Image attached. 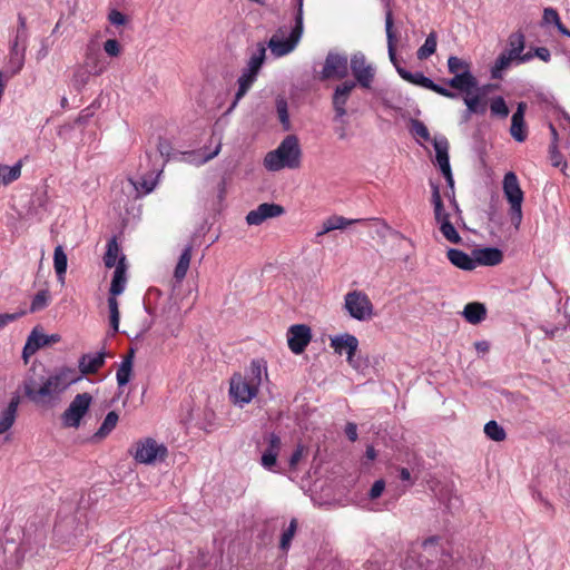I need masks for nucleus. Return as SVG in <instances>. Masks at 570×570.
I'll return each instance as SVG.
<instances>
[{"mask_svg":"<svg viewBox=\"0 0 570 570\" xmlns=\"http://www.w3.org/2000/svg\"><path fill=\"white\" fill-rule=\"evenodd\" d=\"M264 166L266 167V169H268L271 171H277L282 168L287 167V165H285V160H283V158L279 154L277 157V149L272 150L266 154V156L264 158Z\"/></svg>","mask_w":570,"mask_h":570,"instance_id":"de8ad7c7","label":"nucleus"},{"mask_svg":"<svg viewBox=\"0 0 570 570\" xmlns=\"http://www.w3.org/2000/svg\"><path fill=\"white\" fill-rule=\"evenodd\" d=\"M490 110L492 116L500 118H507L510 112L504 98L501 96H498L491 100Z\"/></svg>","mask_w":570,"mask_h":570,"instance_id":"3c124183","label":"nucleus"},{"mask_svg":"<svg viewBox=\"0 0 570 570\" xmlns=\"http://www.w3.org/2000/svg\"><path fill=\"white\" fill-rule=\"evenodd\" d=\"M307 448L303 444H298L287 460L288 469L295 471L301 460L306 455Z\"/></svg>","mask_w":570,"mask_h":570,"instance_id":"864d4df0","label":"nucleus"},{"mask_svg":"<svg viewBox=\"0 0 570 570\" xmlns=\"http://www.w3.org/2000/svg\"><path fill=\"white\" fill-rule=\"evenodd\" d=\"M384 489H385V482L383 480L375 481L370 490V493H368L370 498L373 500L377 499L379 497H381Z\"/></svg>","mask_w":570,"mask_h":570,"instance_id":"774afa93","label":"nucleus"},{"mask_svg":"<svg viewBox=\"0 0 570 570\" xmlns=\"http://www.w3.org/2000/svg\"><path fill=\"white\" fill-rule=\"evenodd\" d=\"M27 314L26 311H20L17 313H3L0 314V331L4 328L9 323L17 321L21 316H24Z\"/></svg>","mask_w":570,"mask_h":570,"instance_id":"bf43d9fd","label":"nucleus"},{"mask_svg":"<svg viewBox=\"0 0 570 570\" xmlns=\"http://www.w3.org/2000/svg\"><path fill=\"white\" fill-rule=\"evenodd\" d=\"M508 50L504 52L517 60V58L521 55V52H523L525 48L524 33L522 31L512 32L508 38Z\"/></svg>","mask_w":570,"mask_h":570,"instance_id":"72a5a7b5","label":"nucleus"},{"mask_svg":"<svg viewBox=\"0 0 570 570\" xmlns=\"http://www.w3.org/2000/svg\"><path fill=\"white\" fill-rule=\"evenodd\" d=\"M304 30L303 22H295L294 27L287 38H284L287 33L286 27H281L277 32L272 36L267 46L275 57H283L295 49L299 42Z\"/></svg>","mask_w":570,"mask_h":570,"instance_id":"423d86ee","label":"nucleus"},{"mask_svg":"<svg viewBox=\"0 0 570 570\" xmlns=\"http://www.w3.org/2000/svg\"><path fill=\"white\" fill-rule=\"evenodd\" d=\"M366 219H347L343 216L333 215L328 217L324 224L323 229L316 234L317 237L323 236L324 234L335 230V229H343L352 224L355 223H362Z\"/></svg>","mask_w":570,"mask_h":570,"instance_id":"7c9ffc66","label":"nucleus"},{"mask_svg":"<svg viewBox=\"0 0 570 570\" xmlns=\"http://www.w3.org/2000/svg\"><path fill=\"white\" fill-rule=\"evenodd\" d=\"M311 340V327L305 324L292 325L287 331L288 347L294 354H302Z\"/></svg>","mask_w":570,"mask_h":570,"instance_id":"4468645a","label":"nucleus"},{"mask_svg":"<svg viewBox=\"0 0 570 570\" xmlns=\"http://www.w3.org/2000/svg\"><path fill=\"white\" fill-rule=\"evenodd\" d=\"M355 86L356 83L354 81L347 80L335 88L332 97V105L335 111L334 120L342 119L346 116L347 111L345 106Z\"/></svg>","mask_w":570,"mask_h":570,"instance_id":"a211bd4d","label":"nucleus"},{"mask_svg":"<svg viewBox=\"0 0 570 570\" xmlns=\"http://www.w3.org/2000/svg\"><path fill=\"white\" fill-rule=\"evenodd\" d=\"M276 109H277L279 121L283 125V128L285 130H289L291 122H289V115H288V109H287L286 100L278 99L276 101Z\"/></svg>","mask_w":570,"mask_h":570,"instance_id":"5fc2aeb1","label":"nucleus"},{"mask_svg":"<svg viewBox=\"0 0 570 570\" xmlns=\"http://www.w3.org/2000/svg\"><path fill=\"white\" fill-rule=\"evenodd\" d=\"M463 94V101L468 107V114L484 115L487 112L488 101L484 96L480 92H475V90H470L469 92Z\"/></svg>","mask_w":570,"mask_h":570,"instance_id":"bb28decb","label":"nucleus"},{"mask_svg":"<svg viewBox=\"0 0 570 570\" xmlns=\"http://www.w3.org/2000/svg\"><path fill=\"white\" fill-rule=\"evenodd\" d=\"M22 161L19 160L13 166L0 165V174L2 177V184L9 185L17 180L21 175Z\"/></svg>","mask_w":570,"mask_h":570,"instance_id":"a19ab883","label":"nucleus"},{"mask_svg":"<svg viewBox=\"0 0 570 570\" xmlns=\"http://www.w3.org/2000/svg\"><path fill=\"white\" fill-rule=\"evenodd\" d=\"M446 257L455 267L463 271H473L475 269V259L474 256L468 255L465 252L458 248H449L446 252Z\"/></svg>","mask_w":570,"mask_h":570,"instance_id":"393cba45","label":"nucleus"},{"mask_svg":"<svg viewBox=\"0 0 570 570\" xmlns=\"http://www.w3.org/2000/svg\"><path fill=\"white\" fill-rule=\"evenodd\" d=\"M525 109L527 104L523 101L519 102L517 110L514 111L511 118L510 134L519 142L524 141L528 136L524 122Z\"/></svg>","mask_w":570,"mask_h":570,"instance_id":"aec40b11","label":"nucleus"},{"mask_svg":"<svg viewBox=\"0 0 570 570\" xmlns=\"http://www.w3.org/2000/svg\"><path fill=\"white\" fill-rule=\"evenodd\" d=\"M512 61H515L513 57L508 55L507 52H501L494 61V65L491 68V78L492 79H502V71L508 69Z\"/></svg>","mask_w":570,"mask_h":570,"instance_id":"58836bf2","label":"nucleus"},{"mask_svg":"<svg viewBox=\"0 0 570 570\" xmlns=\"http://www.w3.org/2000/svg\"><path fill=\"white\" fill-rule=\"evenodd\" d=\"M130 453L137 463L151 465L164 461L167 458L168 450L164 443H159L151 438H145L132 445Z\"/></svg>","mask_w":570,"mask_h":570,"instance_id":"20e7f679","label":"nucleus"},{"mask_svg":"<svg viewBox=\"0 0 570 570\" xmlns=\"http://www.w3.org/2000/svg\"><path fill=\"white\" fill-rule=\"evenodd\" d=\"M49 377L60 392L65 391L70 384L77 382L80 379V376L77 375L75 368L66 366L60 367L56 371L55 374L49 375Z\"/></svg>","mask_w":570,"mask_h":570,"instance_id":"a878e982","label":"nucleus"},{"mask_svg":"<svg viewBox=\"0 0 570 570\" xmlns=\"http://www.w3.org/2000/svg\"><path fill=\"white\" fill-rule=\"evenodd\" d=\"M475 259V267L481 266H497L503 261V253L497 247L475 248L472 250Z\"/></svg>","mask_w":570,"mask_h":570,"instance_id":"6ab92c4d","label":"nucleus"},{"mask_svg":"<svg viewBox=\"0 0 570 570\" xmlns=\"http://www.w3.org/2000/svg\"><path fill=\"white\" fill-rule=\"evenodd\" d=\"M256 449L261 453V465L273 473H282L277 458L284 449L281 436L273 431H265L256 440Z\"/></svg>","mask_w":570,"mask_h":570,"instance_id":"f03ea898","label":"nucleus"},{"mask_svg":"<svg viewBox=\"0 0 570 570\" xmlns=\"http://www.w3.org/2000/svg\"><path fill=\"white\" fill-rule=\"evenodd\" d=\"M394 20H393V13L392 10H387L385 13V32H386V39H387V51L389 57L393 66L395 67L396 71L399 72V68H403L400 63V60L396 56V35L394 32Z\"/></svg>","mask_w":570,"mask_h":570,"instance_id":"412c9836","label":"nucleus"},{"mask_svg":"<svg viewBox=\"0 0 570 570\" xmlns=\"http://www.w3.org/2000/svg\"><path fill=\"white\" fill-rule=\"evenodd\" d=\"M92 396L88 392L77 394L62 414L67 428H79L81 419L89 411Z\"/></svg>","mask_w":570,"mask_h":570,"instance_id":"6e6552de","label":"nucleus"},{"mask_svg":"<svg viewBox=\"0 0 570 570\" xmlns=\"http://www.w3.org/2000/svg\"><path fill=\"white\" fill-rule=\"evenodd\" d=\"M266 48L263 43H258L256 51L250 56L247 67L244 70L258 76L259 70L265 61Z\"/></svg>","mask_w":570,"mask_h":570,"instance_id":"f704fd0d","label":"nucleus"},{"mask_svg":"<svg viewBox=\"0 0 570 570\" xmlns=\"http://www.w3.org/2000/svg\"><path fill=\"white\" fill-rule=\"evenodd\" d=\"M438 35L435 31H431L424 43L417 49L416 57L419 60H425L432 56L436 50Z\"/></svg>","mask_w":570,"mask_h":570,"instance_id":"4c0bfd02","label":"nucleus"},{"mask_svg":"<svg viewBox=\"0 0 570 570\" xmlns=\"http://www.w3.org/2000/svg\"><path fill=\"white\" fill-rule=\"evenodd\" d=\"M348 75V61L345 55L330 51L325 58V62L320 80H327L332 78L344 79Z\"/></svg>","mask_w":570,"mask_h":570,"instance_id":"9d476101","label":"nucleus"},{"mask_svg":"<svg viewBox=\"0 0 570 570\" xmlns=\"http://www.w3.org/2000/svg\"><path fill=\"white\" fill-rule=\"evenodd\" d=\"M448 70L453 77L442 81L450 88L460 92L478 89V79L471 72V65L468 61L456 56H451L448 59Z\"/></svg>","mask_w":570,"mask_h":570,"instance_id":"7ed1b4c3","label":"nucleus"},{"mask_svg":"<svg viewBox=\"0 0 570 570\" xmlns=\"http://www.w3.org/2000/svg\"><path fill=\"white\" fill-rule=\"evenodd\" d=\"M108 308H109L110 326H111L114 333H117L119 330L120 315H119L118 301H117L116 296H112L111 294L108 297Z\"/></svg>","mask_w":570,"mask_h":570,"instance_id":"09e8293b","label":"nucleus"},{"mask_svg":"<svg viewBox=\"0 0 570 570\" xmlns=\"http://www.w3.org/2000/svg\"><path fill=\"white\" fill-rule=\"evenodd\" d=\"M23 391L32 403L42 407H51L61 393L49 376L47 379L27 377L23 382Z\"/></svg>","mask_w":570,"mask_h":570,"instance_id":"f257e3e1","label":"nucleus"},{"mask_svg":"<svg viewBox=\"0 0 570 570\" xmlns=\"http://www.w3.org/2000/svg\"><path fill=\"white\" fill-rule=\"evenodd\" d=\"M433 147L435 149V160L440 167V170L451 169L449 158V142L445 137L433 140Z\"/></svg>","mask_w":570,"mask_h":570,"instance_id":"2f4dec72","label":"nucleus"},{"mask_svg":"<svg viewBox=\"0 0 570 570\" xmlns=\"http://www.w3.org/2000/svg\"><path fill=\"white\" fill-rule=\"evenodd\" d=\"M68 266V257L61 245L56 246L53 253V267L58 278L63 282Z\"/></svg>","mask_w":570,"mask_h":570,"instance_id":"e433bc0d","label":"nucleus"},{"mask_svg":"<svg viewBox=\"0 0 570 570\" xmlns=\"http://www.w3.org/2000/svg\"><path fill=\"white\" fill-rule=\"evenodd\" d=\"M191 253L193 245L188 244L185 246L183 253L179 256V259L174 271V278L177 284H180L183 279L186 277L187 271L190 265Z\"/></svg>","mask_w":570,"mask_h":570,"instance_id":"c756f323","label":"nucleus"},{"mask_svg":"<svg viewBox=\"0 0 570 570\" xmlns=\"http://www.w3.org/2000/svg\"><path fill=\"white\" fill-rule=\"evenodd\" d=\"M258 387L247 381L240 374H234L229 384V397L235 404L249 403L257 394Z\"/></svg>","mask_w":570,"mask_h":570,"instance_id":"9b49d317","label":"nucleus"},{"mask_svg":"<svg viewBox=\"0 0 570 570\" xmlns=\"http://www.w3.org/2000/svg\"><path fill=\"white\" fill-rule=\"evenodd\" d=\"M276 149L277 155L279 154L283 160H285L287 168L295 169L299 167L302 150L297 136H286Z\"/></svg>","mask_w":570,"mask_h":570,"instance_id":"ddd939ff","label":"nucleus"},{"mask_svg":"<svg viewBox=\"0 0 570 570\" xmlns=\"http://www.w3.org/2000/svg\"><path fill=\"white\" fill-rule=\"evenodd\" d=\"M108 20L114 26H122L127 22V17L122 12L112 9L108 14Z\"/></svg>","mask_w":570,"mask_h":570,"instance_id":"e2e57ef3","label":"nucleus"},{"mask_svg":"<svg viewBox=\"0 0 570 570\" xmlns=\"http://www.w3.org/2000/svg\"><path fill=\"white\" fill-rule=\"evenodd\" d=\"M399 460L405 462L410 466L412 472H420L421 459L417 456L415 452L405 451L404 458L400 456Z\"/></svg>","mask_w":570,"mask_h":570,"instance_id":"4d7b16f0","label":"nucleus"},{"mask_svg":"<svg viewBox=\"0 0 570 570\" xmlns=\"http://www.w3.org/2000/svg\"><path fill=\"white\" fill-rule=\"evenodd\" d=\"M50 298L51 295L48 289L39 291L32 298L30 305V313H36L45 309L49 305Z\"/></svg>","mask_w":570,"mask_h":570,"instance_id":"a18cd8bd","label":"nucleus"},{"mask_svg":"<svg viewBox=\"0 0 570 570\" xmlns=\"http://www.w3.org/2000/svg\"><path fill=\"white\" fill-rule=\"evenodd\" d=\"M549 151L552 166L559 167L562 164V155L558 150V145L556 142H551Z\"/></svg>","mask_w":570,"mask_h":570,"instance_id":"69168bd1","label":"nucleus"},{"mask_svg":"<svg viewBox=\"0 0 570 570\" xmlns=\"http://www.w3.org/2000/svg\"><path fill=\"white\" fill-rule=\"evenodd\" d=\"M440 232L449 242L453 244H460L462 242L460 234L450 222V219H443L442 224L440 225Z\"/></svg>","mask_w":570,"mask_h":570,"instance_id":"8fccbe9b","label":"nucleus"},{"mask_svg":"<svg viewBox=\"0 0 570 570\" xmlns=\"http://www.w3.org/2000/svg\"><path fill=\"white\" fill-rule=\"evenodd\" d=\"M348 364L354 367L357 371H363L367 364L364 360L361 358V356H356V353L351 354V356H347Z\"/></svg>","mask_w":570,"mask_h":570,"instance_id":"338daca9","label":"nucleus"},{"mask_svg":"<svg viewBox=\"0 0 570 570\" xmlns=\"http://www.w3.org/2000/svg\"><path fill=\"white\" fill-rule=\"evenodd\" d=\"M106 354L104 351L96 354H83L79 358V371L82 375L95 374L105 364Z\"/></svg>","mask_w":570,"mask_h":570,"instance_id":"5701e85b","label":"nucleus"},{"mask_svg":"<svg viewBox=\"0 0 570 570\" xmlns=\"http://www.w3.org/2000/svg\"><path fill=\"white\" fill-rule=\"evenodd\" d=\"M90 76H94L89 72V68L79 65L75 68L72 76V85L79 91L81 90L89 81Z\"/></svg>","mask_w":570,"mask_h":570,"instance_id":"c03bdc74","label":"nucleus"},{"mask_svg":"<svg viewBox=\"0 0 570 570\" xmlns=\"http://www.w3.org/2000/svg\"><path fill=\"white\" fill-rule=\"evenodd\" d=\"M351 70L357 83L365 89H370L375 76L372 65L366 62L362 52H356L351 58Z\"/></svg>","mask_w":570,"mask_h":570,"instance_id":"f8f14e48","label":"nucleus"},{"mask_svg":"<svg viewBox=\"0 0 570 570\" xmlns=\"http://www.w3.org/2000/svg\"><path fill=\"white\" fill-rule=\"evenodd\" d=\"M20 40L21 36L20 32H18L10 48L7 70L3 72L7 79L19 73L24 65L26 42H21Z\"/></svg>","mask_w":570,"mask_h":570,"instance_id":"f3484780","label":"nucleus"},{"mask_svg":"<svg viewBox=\"0 0 570 570\" xmlns=\"http://www.w3.org/2000/svg\"><path fill=\"white\" fill-rule=\"evenodd\" d=\"M345 308L357 321H366L373 316V304L361 291H353L345 295Z\"/></svg>","mask_w":570,"mask_h":570,"instance_id":"0eeeda50","label":"nucleus"},{"mask_svg":"<svg viewBox=\"0 0 570 570\" xmlns=\"http://www.w3.org/2000/svg\"><path fill=\"white\" fill-rule=\"evenodd\" d=\"M256 79H257L256 75L243 69L242 75L239 76V78L237 80L238 89L235 94L234 101L232 102L228 111H230L232 109H234L237 106L238 101L247 94V91L254 85Z\"/></svg>","mask_w":570,"mask_h":570,"instance_id":"c85d7f7f","label":"nucleus"},{"mask_svg":"<svg viewBox=\"0 0 570 570\" xmlns=\"http://www.w3.org/2000/svg\"><path fill=\"white\" fill-rule=\"evenodd\" d=\"M462 314L469 323L475 325L487 317V308L484 304L479 302L468 303Z\"/></svg>","mask_w":570,"mask_h":570,"instance_id":"473e14b6","label":"nucleus"},{"mask_svg":"<svg viewBox=\"0 0 570 570\" xmlns=\"http://www.w3.org/2000/svg\"><path fill=\"white\" fill-rule=\"evenodd\" d=\"M263 372L266 373V366L262 363V361L253 360L250 363L249 372L243 377L258 387L262 382Z\"/></svg>","mask_w":570,"mask_h":570,"instance_id":"79ce46f5","label":"nucleus"},{"mask_svg":"<svg viewBox=\"0 0 570 570\" xmlns=\"http://www.w3.org/2000/svg\"><path fill=\"white\" fill-rule=\"evenodd\" d=\"M399 75L400 77L413 85L423 87L425 89H429L433 92H436L440 96H443L449 99H458L459 94L445 88L444 86H441L439 83H435L432 79L429 77H425L422 72H411L406 70L405 68H399Z\"/></svg>","mask_w":570,"mask_h":570,"instance_id":"1a4fd4ad","label":"nucleus"},{"mask_svg":"<svg viewBox=\"0 0 570 570\" xmlns=\"http://www.w3.org/2000/svg\"><path fill=\"white\" fill-rule=\"evenodd\" d=\"M554 24L558 31L570 38V30L561 22L559 13L553 8H546L543 10L542 24Z\"/></svg>","mask_w":570,"mask_h":570,"instance_id":"c9c22d12","label":"nucleus"},{"mask_svg":"<svg viewBox=\"0 0 570 570\" xmlns=\"http://www.w3.org/2000/svg\"><path fill=\"white\" fill-rule=\"evenodd\" d=\"M431 188H432V203H433L434 209H438V212H439L440 209H442V206H443V200H442V197L440 194V187L438 184H434L433 181H431Z\"/></svg>","mask_w":570,"mask_h":570,"instance_id":"0e129e2a","label":"nucleus"},{"mask_svg":"<svg viewBox=\"0 0 570 570\" xmlns=\"http://www.w3.org/2000/svg\"><path fill=\"white\" fill-rule=\"evenodd\" d=\"M134 365L129 364V360H122L117 370V383L119 387L127 385L131 379Z\"/></svg>","mask_w":570,"mask_h":570,"instance_id":"49530a36","label":"nucleus"},{"mask_svg":"<svg viewBox=\"0 0 570 570\" xmlns=\"http://www.w3.org/2000/svg\"><path fill=\"white\" fill-rule=\"evenodd\" d=\"M411 132L423 140L428 141L431 139L430 131L428 127L417 119H412L411 121Z\"/></svg>","mask_w":570,"mask_h":570,"instance_id":"6e6d98bb","label":"nucleus"},{"mask_svg":"<svg viewBox=\"0 0 570 570\" xmlns=\"http://www.w3.org/2000/svg\"><path fill=\"white\" fill-rule=\"evenodd\" d=\"M61 340L59 334L46 335L38 331V327H35L30 335L28 336L27 343L22 351V357L24 362L28 361V357L33 355L39 348L58 343Z\"/></svg>","mask_w":570,"mask_h":570,"instance_id":"2eb2a0df","label":"nucleus"},{"mask_svg":"<svg viewBox=\"0 0 570 570\" xmlns=\"http://www.w3.org/2000/svg\"><path fill=\"white\" fill-rule=\"evenodd\" d=\"M19 397H12L0 417V428H11L14 423Z\"/></svg>","mask_w":570,"mask_h":570,"instance_id":"ea45409f","label":"nucleus"},{"mask_svg":"<svg viewBox=\"0 0 570 570\" xmlns=\"http://www.w3.org/2000/svg\"><path fill=\"white\" fill-rule=\"evenodd\" d=\"M126 283H127V277H126L125 256H121L120 259L118 261V264L114 272L109 293L112 296L120 295L125 291Z\"/></svg>","mask_w":570,"mask_h":570,"instance_id":"cd10ccee","label":"nucleus"},{"mask_svg":"<svg viewBox=\"0 0 570 570\" xmlns=\"http://www.w3.org/2000/svg\"><path fill=\"white\" fill-rule=\"evenodd\" d=\"M82 66L89 68V72L94 76H99L105 71L106 63L95 45H88Z\"/></svg>","mask_w":570,"mask_h":570,"instance_id":"b1692460","label":"nucleus"},{"mask_svg":"<svg viewBox=\"0 0 570 570\" xmlns=\"http://www.w3.org/2000/svg\"><path fill=\"white\" fill-rule=\"evenodd\" d=\"M285 213L282 205L275 203H263L256 209L250 210L246 215V223L248 225L258 226L269 218H275Z\"/></svg>","mask_w":570,"mask_h":570,"instance_id":"dca6fc26","label":"nucleus"},{"mask_svg":"<svg viewBox=\"0 0 570 570\" xmlns=\"http://www.w3.org/2000/svg\"><path fill=\"white\" fill-rule=\"evenodd\" d=\"M397 471L400 480L404 483V488H410L415 483L417 476H413L409 468L400 466Z\"/></svg>","mask_w":570,"mask_h":570,"instance_id":"13d9d810","label":"nucleus"},{"mask_svg":"<svg viewBox=\"0 0 570 570\" xmlns=\"http://www.w3.org/2000/svg\"><path fill=\"white\" fill-rule=\"evenodd\" d=\"M104 50L110 56V57H118L121 52V47L118 40L116 39H108L104 43Z\"/></svg>","mask_w":570,"mask_h":570,"instance_id":"680f3d73","label":"nucleus"},{"mask_svg":"<svg viewBox=\"0 0 570 570\" xmlns=\"http://www.w3.org/2000/svg\"><path fill=\"white\" fill-rule=\"evenodd\" d=\"M161 296V291L156 287H150L147 292V301H145V311L154 316L155 315V308L150 304L151 297L159 298Z\"/></svg>","mask_w":570,"mask_h":570,"instance_id":"052dcab7","label":"nucleus"},{"mask_svg":"<svg viewBox=\"0 0 570 570\" xmlns=\"http://www.w3.org/2000/svg\"><path fill=\"white\" fill-rule=\"evenodd\" d=\"M331 347L340 355L345 352L347 356H351V354L357 352L358 340L348 333L336 335L331 338Z\"/></svg>","mask_w":570,"mask_h":570,"instance_id":"4be33fe9","label":"nucleus"},{"mask_svg":"<svg viewBox=\"0 0 570 570\" xmlns=\"http://www.w3.org/2000/svg\"><path fill=\"white\" fill-rule=\"evenodd\" d=\"M503 194L510 203L511 222L515 228H519L522 220L523 191L520 187L517 175L508 171L503 178Z\"/></svg>","mask_w":570,"mask_h":570,"instance_id":"39448f33","label":"nucleus"},{"mask_svg":"<svg viewBox=\"0 0 570 570\" xmlns=\"http://www.w3.org/2000/svg\"><path fill=\"white\" fill-rule=\"evenodd\" d=\"M118 254H119V246H118L116 237H112L111 239L108 240L107 250L104 255V264L107 268L117 266Z\"/></svg>","mask_w":570,"mask_h":570,"instance_id":"37998d69","label":"nucleus"},{"mask_svg":"<svg viewBox=\"0 0 570 570\" xmlns=\"http://www.w3.org/2000/svg\"><path fill=\"white\" fill-rule=\"evenodd\" d=\"M296 529H297V522L295 519H293L289 522L288 528L286 530H284V532L282 533L281 543H279V547L282 550H284V551L288 550V548L291 547V542L295 535Z\"/></svg>","mask_w":570,"mask_h":570,"instance_id":"603ef678","label":"nucleus"}]
</instances>
